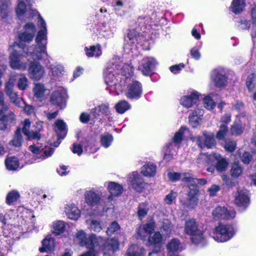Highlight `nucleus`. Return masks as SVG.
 Here are the masks:
<instances>
[{
  "label": "nucleus",
  "instance_id": "nucleus-28",
  "mask_svg": "<svg viewBox=\"0 0 256 256\" xmlns=\"http://www.w3.org/2000/svg\"><path fill=\"white\" fill-rule=\"evenodd\" d=\"M65 212L68 218L72 220H77L80 216V210L73 204H68L65 206Z\"/></svg>",
  "mask_w": 256,
  "mask_h": 256
},
{
  "label": "nucleus",
  "instance_id": "nucleus-10",
  "mask_svg": "<svg viewBox=\"0 0 256 256\" xmlns=\"http://www.w3.org/2000/svg\"><path fill=\"white\" fill-rule=\"evenodd\" d=\"M190 140L196 142L198 146L202 148L206 146L208 148H212L215 146L216 143L214 134L210 133L204 132L203 136H196L192 137Z\"/></svg>",
  "mask_w": 256,
  "mask_h": 256
},
{
  "label": "nucleus",
  "instance_id": "nucleus-40",
  "mask_svg": "<svg viewBox=\"0 0 256 256\" xmlns=\"http://www.w3.org/2000/svg\"><path fill=\"white\" fill-rule=\"evenodd\" d=\"M245 6L244 0H233L232 3V10L236 14L242 11Z\"/></svg>",
  "mask_w": 256,
  "mask_h": 256
},
{
  "label": "nucleus",
  "instance_id": "nucleus-22",
  "mask_svg": "<svg viewBox=\"0 0 256 256\" xmlns=\"http://www.w3.org/2000/svg\"><path fill=\"white\" fill-rule=\"evenodd\" d=\"M84 196L86 202L88 206H94L100 202V196L98 194L96 193L94 188L86 191Z\"/></svg>",
  "mask_w": 256,
  "mask_h": 256
},
{
  "label": "nucleus",
  "instance_id": "nucleus-62",
  "mask_svg": "<svg viewBox=\"0 0 256 256\" xmlns=\"http://www.w3.org/2000/svg\"><path fill=\"white\" fill-rule=\"evenodd\" d=\"M220 190V187L218 186L216 184L212 185L208 189L210 196H214L216 195L217 192Z\"/></svg>",
  "mask_w": 256,
  "mask_h": 256
},
{
  "label": "nucleus",
  "instance_id": "nucleus-13",
  "mask_svg": "<svg viewBox=\"0 0 256 256\" xmlns=\"http://www.w3.org/2000/svg\"><path fill=\"white\" fill-rule=\"evenodd\" d=\"M156 64V62L153 58H144L142 60L138 69L143 74L149 76L153 73Z\"/></svg>",
  "mask_w": 256,
  "mask_h": 256
},
{
  "label": "nucleus",
  "instance_id": "nucleus-50",
  "mask_svg": "<svg viewBox=\"0 0 256 256\" xmlns=\"http://www.w3.org/2000/svg\"><path fill=\"white\" fill-rule=\"evenodd\" d=\"M204 106L208 110L213 109L216 106V103L212 96H208L204 99Z\"/></svg>",
  "mask_w": 256,
  "mask_h": 256
},
{
  "label": "nucleus",
  "instance_id": "nucleus-38",
  "mask_svg": "<svg viewBox=\"0 0 256 256\" xmlns=\"http://www.w3.org/2000/svg\"><path fill=\"white\" fill-rule=\"evenodd\" d=\"M167 249L169 252H177L182 250L180 240L177 238L172 239L167 244Z\"/></svg>",
  "mask_w": 256,
  "mask_h": 256
},
{
  "label": "nucleus",
  "instance_id": "nucleus-11",
  "mask_svg": "<svg viewBox=\"0 0 256 256\" xmlns=\"http://www.w3.org/2000/svg\"><path fill=\"white\" fill-rule=\"evenodd\" d=\"M212 216L215 220H231L236 216V212L234 210H228L224 206H218L216 207L212 211Z\"/></svg>",
  "mask_w": 256,
  "mask_h": 256
},
{
  "label": "nucleus",
  "instance_id": "nucleus-60",
  "mask_svg": "<svg viewBox=\"0 0 256 256\" xmlns=\"http://www.w3.org/2000/svg\"><path fill=\"white\" fill-rule=\"evenodd\" d=\"M168 176L170 180L175 182L181 179L182 174L176 172H170L168 173Z\"/></svg>",
  "mask_w": 256,
  "mask_h": 256
},
{
  "label": "nucleus",
  "instance_id": "nucleus-57",
  "mask_svg": "<svg viewBox=\"0 0 256 256\" xmlns=\"http://www.w3.org/2000/svg\"><path fill=\"white\" fill-rule=\"evenodd\" d=\"M181 179L182 181L186 182H188V186L190 184H196V180L194 178H192L190 174H182V178Z\"/></svg>",
  "mask_w": 256,
  "mask_h": 256
},
{
  "label": "nucleus",
  "instance_id": "nucleus-35",
  "mask_svg": "<svg viewBox=\"0 0 256 256\" xmlns=\"http://www.w3.org/2000/svg\"><path fill=\"white\" fill-rule=\"evenodd\" d=\"M126 0H116L114 4V9L118 14L122 16L126 10Z\"/></svg>",
  "mask_w": 256,
  "mask_h": 256
},
{
  "label": "nucleus",
  "instance_id": "nucleus-26",
  "mask_svg": "<svg viewBox=\"0 0 256 256\" xmlns=\"http://www.w3.org/2000/svg\"><path fill=\"white\" fill-rule=\"evenodd\" d=\"M213 80L216 86L220 88L226 85L228 80L222 70H215L213 73Z\"/></svg>",
  "mask_w": 256,
  "mask_h": 256
},
{
  "label": "nucleus",
  "instance_id": "nucleus-15",
  "mask_svg": "<svg viewBox=\"0 0 256 256\" xmlns=\"http://www.w3.org/2000/svg\"><path fill=\"white\" fill-rule=\"evenodd\" d=\"M22 55L16 50H14L10 56V64L12 68L14 70H24L27 67L26 62L21 60Z\"/></svg>",
  "mask_w": 256,
  "mask_h": 256
},
{
  "label": "nucleus",
  "instance_id": "nucleus-48",
  "mask_svg": "<svg viewBox=\"0 0 256 256\" xmlns=\"http://www.w3.org/2000/svg\"><path fill=\"white\" fill-rule=\"evenodd\" d=\"M113 140L112 135L106 134L102 136L100 142L102 145L106 148H108Z\"/></svg>",
  "mask_w": 256,
  "mask_h": 256
},
{
  "label": "nucleus",
  "instance_id": "nucleus-47",
  "mask_svg": "<svg viewBox=\"0 0 256 256\" xmlns=\"http://www.w3.org/2000/svg\"><path fill=\"white\" fill-rule=\"evenodd\" d=\"M18 87L22 90L28 87V80L24 74H20L18 78Z\"/></svg>",
  "mask_w": 256,
  "mask_h": 256
},
{
  "label": "nucleus",
  "instance_id": "nucleus-31",
  "mask_svg": "<svg viewBox=\"0 0 256 256\" xmlns=\"http://www.w3.org/2000/svg\"><path fill=\"white\" fill-rule=\"evenodd\" d=\"M34 97L37 99L44 98L49 94V90L46 89L44 84H36L33 88Z\"/></svg>",
  "mask_w": 256,
  "mask_h": 256
},
{
  "label": "nucleus",
  "instance_id": "nucleus-56",
  "mask_svg": "<svg viewBox=\"0 0 256 256\" xmlns=\"http://www.w3.org/2000/svg\"><path fill=\"white\" fill-rule=\"evenodd\" d=\"M186 130L185 128L182 127L179 130L176 132L173 138V141L174 143H180L182 138V136L184 130Z\"/></svg>",
  "mask_w": 256,
  "mask_h": 256
},
{
  "label": "nucleus",
  "instance_id": "nucleus-41",
  "mask_svg": "<svg viewBox=\"0 0 256 256\" xmlns=\"http://www.w3.org/2000/svg\"><path fill=\"white\" fill-rule=\"evenodd\" d=\"M243 169L238 163L234 164L230 170V176L233 178H238L242 174Z\"/></svg>",
  "mask_w": 256,
  "mask_h": 256
},
{
  "label": "nucleus",
  "instance_id": "nucleus-24",
  "mask_svg": "<svg viewBox=\"0 0 256 256\" xmlns=\"http://www.w3.org/2000/svg\"><path fill=\"white\" fill-rule=\"evenodd\" d=\"M234 203L238 206L244 208L249 204V198L244 190H238L235 195Z\"/></svg>",
  "mask_w": 256,
  "mask_h": 256
},
{
  "label": "nucleus",
  "instance_id": "nucleus-32",
  "mask_svg": "<svg viewBox=\"0 0 256 256\" xmlns=\"http://www.w3.org/2000/svg\"><path fill=\"white\" fill-rule=\"evenodd\" d=\"M214 156L217 160L215 166L216 170L219 172L225 171L228 164L227 160L224 158H222L221 156L218 154H214Z\"/></svg>",
  "mask_w": 256,
  "mask_h": 256
},
{
  "label": "nucleus",
  "instance_id": "nucleus-21",
  "mask_svg": "<svg viewBox=\"0 0 256 256\" xmlns=\"http://www.w3.org/2000/svg\"><path fill=\"white\" fill-rule=\"evenodd\" d=\"M130 178L132 188L136 192H141L146 186L143 178L136 172H133Z\"/></svg>",
  "mask_w": 256,
  "mask_h": 256
},
{
  "label": "nucleus",
  "instance_id": "nucleus-9",
  "mask_svg": "<svg viewBox=\"0 0 256 256\" xmlns=\"http://www.w3.org/2000/svg\"><path fill=\"white\" fill-rule=\"evenodd\" d=\"M66 90L60 88L52 94L50 102L52 104L58 106L60 109H63L66 106Z\"/></svg>",
  "mask_w": 256,
  "mask_h": 256
},
{
  "label": "nucleus",
  "instance_id": "nucleus-61",
  "mask_svg": "<svg viewBox=\"0 0 256 256\" xmlns=\"http://www.w3.org/2000/svg\"><path fill=\"white\" fill-rule=\"evenodd\" d=\"M144 255L145 250L143 248H138L134 252H129V256H144Z\"/></svg>",
  "mask_w": 256,
  "mask_h": 256
},
{
  "label": "nucleus",
  "instance_id": "nucleus-46",
  "mask_svg": "<svg viewBox=\"0 0 256 256\" xmlns=\"http://www.w3.org/2000/svg\"><path fill=\"white\" fill-rule=\"evenodd\" d=\"M20 196L18 192L14 190H12L7 194L6 202L8 205H11L16 202Z\"/></svg>",
  "mask_w": 256,
  "mask_h": 256
},
{
  "label": "nucleus",
  "instance_id": "nucleus-14",
  "mask_svg": "<svg viewBox=\"0 0 256 256\" xmlns=\"http://www.w3.org/2000/svg\"><path fill=\"white\" fill-rule=\"evenodd\" d=\"M34 0H18L16 12L18 16H22L26 12H28L31 17H33L38 12L31 8V6Z\"/></svg>",
  "mask_w": 256,
  "mask_h": 256
},
{
  "label": "nucleus",
  "instance_id": "nucleus-39",
  "mask_svg": "<svg viewBox=\"0 0 256 256\" xmlns=\"http://www.w3.org/2000/svg\"><path fill=\"white\" fill-rule=\"evenodd\" d=\"M6 168L10 170H15L19 167L18 159L14 156L8 158L5 161Z\"/></svg>",
  "mask_w": 256,
  "mask_h": 256
},
{
  "label": "nucleus",
  "instance_id": "nucleus-44",
  "mask_svg": "<svg viewBox=\"0 0 256 256\" xmlns=\"http://www.w3.org/2000/svg\"><path fill=\"white\" fill-rule=\"evenodd\" d=\"M23 139L20 128H18L16 131L12 140L10 141L12 144L16 147L21 146Z\"/></svg>",
  "mask_w": 256,
  "mask_h": 256
},
{
  "label": "nucleus",
  "instance_id": "nucleus-25",
  "mask_svg": "<svg viewBox=\"0 0 256 256\" xmlns=\"http://www.w3.org/2000/svg\"><path fill=\"white\" fill-rule=\"evenodd\" d=\"M22 132L28 138L31 140H39L40 138V134L38 132H34V130L30 131V122L28 119H26L22 123Z\"/></svg>",
  "mask_w": 256,
  "mask_h": 256
},
{
  "label": "nucleus",
  "instance_id": "nucleus-54",
  "mask_svg": "<svg viewBox=\"0 0 256 256\" xmlns=\"http://www.w3.org/2000/svg\"><path fill=\"white\" fill-rule=\"evenodd\" d=\"M231 133L232 135L238 136L242 132V128L240 124H234L230 129Z\"/></svg>",
  "mask_w": 256,
  "mask_h": 256
},
{
  "label": "nucleus",
  "instance_id": "nucleus-1",
  "mask_svg": "<svg viewBox=\"0 0 256 256\" xmlns=\"http://www.w3.org/2000/svg\"><path fill=\"white\" fill-rule=\"evenodd\" d=\"M128 65L126 64H108L104 74V82L108 86L106 89L110 94L118 95L119 92H122L128 88Z\"/></svg>",
  "mask_w": 256,
  "mask_h": 256
},
{
  "label": "nucleus",
  "instance_id": "nucleus-51",
  "mask_svg": "<svg viewBox=\"0 0 256 256\" xmlns=\"http://www.w3.org/2000/svg\"><path fill=\"white\" fill-rule=\"evenodd\" d=\"M120 229L119 224L116 222H113L106 230V234L108 236H112L114 232Z\"/></svg>",
  "mask_w": 256,
  "mask_h": 256
},
{
  "label": "nucleus",
  "instance_id": "nucleus-2",
  "mask_svg": "<svg viewBox=\"0 0 256 256\" xmlns=\"http://www.w3.org/2000/svg\"><path fill=\"white\" fill-rule=\"evenodd\" d=\"M38 26L42 28L37 34L36 42V46L32 45L29 46L26 50L23 48L24 52L26 53L27 56L36 60H44L50 62V56L46 51L47 44V29L46 23L40 14H38Z\"/></svg>",
  "mask_w": 256,
  "mask_h": 256
},
{
  "label": "nucleus",
  "instance_id": "nucleus-17",
  "mask_svg": "<svg viewBox=\"0 0 256 256\" xmlns=\"http://www.w3.org/2000/svg\"><path fill=\"white\" fill-rule=\"evenodd\" d=\"M9 0H0V22L8 23L10 20Z\"/></svg>",
  "mask_w": 256,
  "mask_h": 256
},
{
  "label": "nucleus",
  "instance_id": "nucleus-29",
  "mask_svg": "<svg viewBox=\"0 0 256 256\" xmlns=\"http://www.w3.org/2000/svg\"><path fill=\"white\" fill-rule=\"evenodd\" d=\"M199 98V95L197 92H194L190 96H184L180 99V104L186 108L192 107L196 104Z\"/></svg>",
  "mask_w": 256,
  "mask_h": 256
},
{
  "label": "nucleus",
  "instance_id": "nucleus-34",
  "mask_svg": "<svg viewBox=\"0 0 256 256\" xmlns=\"http://www.w3.org/2000/svg\"><path fill=\"white\" fill-rule=\"evenodd\" d=\"M42 246L40 248L39 250L40 252H52L54 248V241L52 238H46L44 239L42 242Z\"/></svg>",
  "mask_w": 256,
  "mask_h": 256
},
{
  "label": "nucleus",
  "instance_id": "nucleus-18",
  "mask_svg": "<svg viewBox=\"0 0 256 256\" xmlns=\"http://www.w3.org/2000/svg\"><path fill=\"white\" fill-rule=\"evenodd\" d=\"M30 150L38 158L44 159L50 156L54 152V149L52 148L44 149L43 148H39L34 145H30L29 146Z\"/></svg>",
  "mask_w": 256,
  "mask_h": 256
},
{
  "label": "nucleus",
  "instance_id": "nucleus-30",
  "mask_svg": "<svg viewBox=\"0 0 256 256\" xmlns=\"http://www.w3.org/2000/svg\"><path fill=\"white\" fill-rule=\"evenodd\" d=\"M204 114V111L197 109L192 112L189 116V122L192 128H196L200 124Z\"/></svg>",
  "mask_w": 256,
  "mask_h": 256
},
{
  "label": "nucleus",
  "instance_id": "nucleus-63",
  "mask_svg": "<svg viewBox=\"0 0 256 256\" xmlns=\"http://www.w3.org/2000/svg\"><path fill=\"white\" fill-rule=\"evenodd\" d=\"M72 152L74 154H77L80 156L82 152V146L80 144H76L75 143L72 144Z\"/></svg>",
  "mask_w": 256,
  "mask_h": 256
},
{
  "label": "nucleus",
  "instance_id": "nucleus-53",
  "mask_svg": "<svg viewBox=\"0 0 256 256\" xmlns=\"http://www.w3.org/2000/svg\"><path fill=\"white\" fill-rule=\"evenodd\" d=\"M91 230L95 232H100L102 229L100 222L96 220H92L90 224Z\"/></svg>",
  "mask_w": 256,
  "mask_h": 256
},
{
  "label": "nucleus",
  "instance_id": "nucleus-37",
  "mask_svg": "<svg viewBox=\"0 0 256 256\" xmlns=\"http://www.w3.org/2000/svg\"><path fill=\"white\" fill-rule=\"evenodd\" d=\"M48 68L53 78H58L62 74L64 67L60 64H52Z\"/></svg>",
  "mask_w": 256,
  "mask_h": 256
},
{
  "label": "nucleus",
  "instance_id": "nucleus-20",
  "mask_svg": "<svg viewBox=\"0 0 256 256\" xmlns=\"http://www.w3.org/2000/svg\"><path fill=\"white\" fill-rule=\"evenodd\" d=\"M142 93V86L141 84L137 81L134 80L129 84V98L138 100L141 96Z\"/></svg>",
  "mask_w": 256,
  "mask_h": 256
},
{
  "label": "nucleus",
  "instance_id": "nucleus-7",
  "mask_svg": "<svg viewBox=\"0 0 256 256\" xmlns=\"http://www.w3.org/2000/svg\"><path fill=\"white\" fill-rule=\"evenodd\" d=\"M102 242L98 246L94 247L96 251H102L104 255H110L114 253L118 248V242L116 238H111L106 240L100 236Z\"/></svg>",
  "mask_w": 256,
  "mask_h": 256
},
{
  "label": "nucleus",
  "instance_id": "nucleus-59",
  "mask_svg": "<svg viewBox=\"0 0 256 256\" xmlns=\"http://www.w3.org/2000/svg\"><path fill=\"white\" fill-rule=\"evenodd\" d=\"M176 193L172 192L167 194L164 198V202L168 204H171L176 198Z\"/></svg>",
  "mask_w": 256,
  "mask_h": 256
},
{
  "label": "nucleus",
  "instance_id": "nucleus-19",
  "mask_svg": "<svg viewBox=\"0 0 256 256\" xmlns=\"http://www.w3.org/2000/svg\"><path fill=\"white\" fill-rule=\"evenodd\" d=\"M107 189L110 193V195L107 198L108 201H112L114 196H120L123 192L122 186L119 184L114 182H108Z\"/></svg>",
  "mask_w": 256,
  "mask_h": 256
},
{
  "label": "nucleus",
  "instance_id": "nucleus-55",
  "mask_svg": "<svg viewBox=\"0 0 256 256\" xmlns=\"http://www.w3.org/2000/svg\"><path fill=\"white\" fill-rule=\"evenodd\" d=\"M256 78L253 74L248 76L246 81V85L250 90H252L255 86Z\"/></svg>",
  "mask_w": 256,
  "mask_h": 256
},
{
  "label": "nucleus",
  "instance_id": "nucleus-23",
  "mask_svg": "<svg viewBox=\"0 0 256 256\" xmlns=\"http://www.w3.org/2000/svg\"><path fill=\"white\" fill-rule=\"evenodd\" d=\"M54 130L60 139H64L68 132L66 123L62 120H56L54 125Z\"/></svg>",
  "mask_w": 256,
  "mask_h": 256
},
{
  "label": "nucleus",
  "instance_id": "nucleus-43",
  "mask_svg": "<svg viewBox=\"0 0 256 256\" xmlns=\"http://www.w3.org/2000/svg\"><path fill=\"white\" fill-rule=\"evenodd\" d=\"M6 93L9 96L10 102L18 106H20L21 104V99L18 96L17 94L12 92L10 89L6 86Z\"/></svg>",
  "mask_w": 256,
  "mask_h": 256
},
{
  "label": "nucleus",
  "instance_id": "nucleus-42",
  "mask_svg": "<svg viewBox=\"0 0 256 256\" xmlns=\"http://www.w3.org/2000/svg\"><path fill=\"white\" fill-rule=\"evenodd\" d=\"M66 229V224L64 221L57 220L53 222V232L56 235L63 233Z\"/></svg>",
  "mask_w": 256,
  "mask_h": 256
},
{
  "label": "nucleus",
  "instance_id": "nucleus-12",
  "mask_svg": "<svg viewBox=\"0 0 256 256\" xmlns=\"http://www.w3.org/2000/svg\"><path fill=\"white\" fill-rule=\"evenodd\" d=\"M25 32L18 35L20 42H30L32 40L36 31L35 25L32 22L26 24L24 26Z\"/></svg>",
  "mask_w": 256,
  "mask_h": 256
},
{
  "label": "nucleus",
  "instance_id": "nucleus-49",
  "mask_svg": "<svg viewBox=\"0 0 256 256\" xmlns=\"http://www.w3.org/2000/svg\"><path fill=\"white\" fill-rule=\"evenodd\" d=\"M116 109L118 112L123 114L128 109V103L126 100H122L116 104Z\"/></svg>",
  "mask_w": 256,
  "mask_h": 256
},
{
  "label": "nucleus",
  "instance_id": "nucleus-36",
  "mask_svg": "<svg viewBox=\"0 0 256 256\" xmlns=\"http://www.w3.org/2000/svg\"><path fill=\"white\" fill-rule=\"evenodd\" d=\"M84 50L86 52V55L88 57L96 56L98 58L102 54L100 46L99 44L96 46H90V48L86 47Z\"/></svg>",
  "mask_w": 256,
  "mask_h": 256
},
{
  "label": "nucleus",
  "instance_id": "nucleus-5",
  "mask_svg": "<svg viewBox=\"0 0 256 256\" xmlns=\"http://www.w3.org/2000/svg\"><path fill=\"white\" fill-rule=\"evenodd\" d=\"M184 232L192 236L191 240L194 244H198L204 239L202 232L198 229L196 223L194 220H190L185 223Z\"/></svg>",
  "mask_w": 256,
  "mask_h": 256
},
{
  "label": "nucleus",
  "instance_id": "nucleus-33",
  "mask_svg": "<svg viewBox=\"0 0 256 256\" xmlns=\"http://www.w3.org/2000/svg\"><path fill=\"white\" fill-rule=\"evenodd\" d=\"M156 166L152 163H148L142 167V173L146 176L152 177L156 174Z\"/></svg>",
  "mask_w": 256,
  "mask_h": 256
},
{
  "label": "nucleus",
  "instance_id": "nucleus-6",
  "mask_svg": "<svg viewBox=\"0 0 256 256\" xmlns=\"http://www.w3.org/2000/svg\"><path fill=\"white\" fill-rule=\"evenodd\" d=\"M189 189L187 199L181 200L180 202L184 208L191 210L194 208L198 204L199 190L197 185L195 184H190L189 186Z\"/></svg>",
  "mask_w": 256,
  "mask_h": 256
},
{
  "label": "nucleus",
  "instance_id": "nucleus-58",
  "mask_svg": "<svg viewBox=\"0 0 256 256\" xmlns=\"http://www.w3.org/2000/svg\"><path fill=\"white\" fill-rule=\"evenodd\" d=\"M142 226L148 234L151 233L153 230H154V223L152 220H150L147 222L146 224Z\"/></svg>",
  "mask_w": 256,
  "mask_h": 256
},
{
  "label": "nucleus",
  "instance_id": "nucleus-27",
  "mask_svg": "<svg viewBox=\"0 0 256 256\" xmlns=\"http://www.w3.org/2000/svg\"><path fill=\"white\" fill-rule=\"evenodd\" d=\"M162 236L159 232H156L152 236L149 237L148 242L150 245L154 246V252L158 253L162 247Z\"/></svg>",
  "mask_w": 256,
  "mask_h": 256
},
{
  "label": "nucleus",
  "instance_id": "nucleus-16",
  "mask_svg": "<svg viewBox=\"0 0 256 256\" xmlns=\"http://www.w3.org/2000/svg\"><path fill=\"white\" fill-rule=\"evenodd\" d=\"M29 76L30 78L40 80L45 74L44 68L38 62H32L28 68Z\"/></svg>",
  "mask_w": 256,
  "mask_h": 256
},
{
  "label": "nucleus",
  "instance_id": "nucleus-4",
  "mask_svg": "<svg viewBox=\"0 0 256 256\" xmlns=\"http://www.w3.org/2000/svg\"><path fill=\"white\" fill-rule=\"evenodd\" d=\"M76 239L80 246H84L89 249H94V246H98L102 242L100 236L97 237L94 234H92L88 237L86 233L82 230L78 232Z\"/></svg>",
  "mask_w": 256,
  "mask_h": 256
},
{
  "label": "nucleus",
  "instance_id": "nucleus-45",
  "mask_svg": "<svg viewBox=\"0 0 256 256\" xmlns=\"http://www.w3.org/2000/svg\"><path fill=\"white\" fill-rule=\"evenodd\" d=\"M97 111H98L100 112H101L106 116H108L110 114L108 106L106 104H102L98 106V108H96L92 110V112L94 113V115L95 117H96L99 115L97 112Z\"/></svg>",
  "mask_w": 256,
  "mask_h": 256
},
{
  "label": "nucleus",
  "instance_id": "nucleus-64",
  "mask_svg": "<svg viewBox=\"0 0 256 256\" xmlns=\"http://www.w3.org/2000/svg\"><path fill=\"white\" fill-rule=\"evenodd\" d=\"M252 156L251 154L248 152H244L242 158V162L244 164H248L251 161Z\"/></svg>",
  "mask_w": 256,
  "mask_h": 256
},
{
  "label": "nucleus",
  "instance_id": "nucleus-8",
  "mask_svg": "<svg viewBox=\"0 0 256 256\" xmlns=\"http://www.w3.org/2000/svg\"><path fill=\"white\" fill-rule=\"evenodd\" d=\"M8 109V105L4 102V94L0 92V116L8 112L0 118V120L4 123L5 126L11 124L15 120L14 114Z\"/></svg>",
  "mask_w": 256,
  "mask_h": 256
},
{
  "label": "nucleus",
  "instance_id": "nucleus-52",
  "mask_svg": "<svg viewBox=\"0 0 256 256\" xmlns=\"http://www.w3.org/2000/svg\"><path fill=\"white\" fill-rule=\"evenodd\" d=\"M228 132V127L226 124L220 125V130L216 134V138L218 140H222Z\"/></svg>",
  "mask_w": 256,
  "mask_h": 256
},
{
  "label": "nucleus",
  "instance_id": "nucleus-3",
  "mask_svg": "<svg viewBox=\"0 0 256 256\" xmlns=\"http://www.w3.org/2000/svg\"><path fill=\"white\" fill-rule=\"evenodd\" d=\"M234 233L235 230L232 225L220 224L216 228L212 238L218 242H223L232 238Z\"/></svg>",
  "mask_w": 256,
  "mask_h": 256
}]
</instances>
